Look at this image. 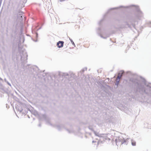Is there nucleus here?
Instances as JSON below:
<instances>
[{
  "instance_id": "obj_30",
  "label": "nucleus",
  "mask_w": 151,
  "mask_h": 151,
  "mask_svg": "<svg viewBox=\"0 0 151 151\" xmlns=\"http://www.w3.org/2000/svg\"><path fill=\"white\" fill-rule=\"evenodd\" d=\"M41 123H40V124H39V125H38V126H39V127H40L41 126Z\"/></svg>"
},
{
  "instance_id": "obj_14",
  "label": "nucleus",
  "mask_w": 151,
  "mask_h": 151,
  "mask_svg": "<svg viewBox=\"0 0 151 151\" xmlns=\"http://www.w3.org/2000/svg\"><path fill=\"white\" fill-rule=\"evenodd\" d=\"M16 109L20 112H21L22 111V109L21 106H17L16 107Z\"/></svg>"
},
{
  "instance_id": "obj_27",
  "label": "nucleus",
  "mask_w": 151,
  "mask_h": 151,
  "mask_svg": "<svg viewBox=\"0 0 151 151\" xmlns=\"http://www.w3.org/2000/svg\"><path fill=\"white\" fill-rule=\"evenodd\" d=\"M43 74H42V76H43V77H45V76H46V74L44 73H43Z\"/></svg>"
},
{
  "instance_id": "obj_4",
  "label": "nucleus",
  "mask_w": 151,
  "mask_h": 151,
  "mask_svg": "<svg viewBox=\"0 0 151 151\" xmlns=\"http://www.w3.org/2000/svg\"><path fill=\"white\" fill-rule=\"evenodd\" d=\"M134 6V7L135 9L136 10L137 12V16L138 17H141L143 16V14L142 12L139 9V7L137 6L134 5H130L129 6H120L119 7H115V8H111L108 10V11L106 13H108L109 12L112 10L114 9H117L119 8H121L122 7H124V8H128L130 7Z\"/></svg>"
},
{
  "instance_id": "obj_5",
  "label": "nucleus",
  "mask_w": 151,
  "mask_h": 151,
  "mask_svg": "<svg viewBox=\"0 0 151 151\" xmlns=\"http://www.w3.org/2000/svg\"><path fill=\"white\" fill-rule=\"evenodd\" d=\"M129 138H127V139H125L122 137H119L118 138V140L119 142H121L122 144L127 145L128 142V140L129 139Z\"/></svg>"
},
{
  "instance_id": "obj_25",
  "label": "nucleus",
  "mask_w": 151,
  "mask_h": 151,
  "mask_svg": "<svg viewBox=\"0 0 151 151\" xmlns=\"http://www.w3.org/2000/svg\"><path fill=\"white\" fill-rule=\"evenodd\" d=\"M38 37V34L37 33H36V38H37Z\"/></svg>"
},
{
  "instance_id": "obj_1",
  "label": "nucleus",
  "mask_w": 151,
  "mask_h": 151,
  "mask_svg": "<svg viewBox=\"0 0 151 151\" xmlns=\"http://www.w3.org/2000/svg\"><path fill=\"white\" fill-rule=\"evenodd\" d=\"M141 81L132 78V83L139 91V92L144 95L145 94L151 96V86L147 84L145 79L141 77Z\"/></svg>"
},
{
  "instance_id": "obj_24",
  "label": "nucleus",
  "mask_w": 151,
  "mask_h": 151,
  "mask_svg": "<svg viewBox=\"0 0 151 151\" xmlns=\"http://www.w3.org/2000/svg\"><path fill=\"white\" fill-rule=\"evenodd\" d=\"M103 20V19H101L100 21H99V26H100L101 24V23L102 22V21Z\"/></svg>"
},
{
  "instance_id": "obj_32",
  "label": "nucleus",
  "mask_w": 151,
  "mask_h": 151,
  "mask_svg": "<svg viewBox=\"0 0 151 151\" xmlns=\"http://www.w3.org/2000/svg\"><path fill=\"white\" fill-rule=\"evenodd\" d=\"M8 83V85H9L11 86V84L10 83Z\"/></svg>"
},
{
  "instance_id": "obj_8",
  "label": "nucleus",
  "mask_w": 151,
  "mask_h": 151,
  "mask_svg": "<svg viewBox=\"0 0 151 151\" xmlns=\"http://www.w3.org/2000/svg\"><path fill=\"white\" fill-rule=\"evenodd\" d=\"M96 32L101 37L103 38L106 39V37H104L102 35H101V33H102V31L101 28L100 27L98 28L97 29H96Z\"/></svg>"
},
{
  "instance_id": "obj_15",
  "label": "nucleus",
  "mask_w": 151,
  "mask_h": 151,
  "mask_svg": "<svg viewBox=\"0 0 151 151\" xmlns=\"http://www.w3.org/2000/svg\"><path fill=\"white\" fill-rule=\"evenodd\" d=\"M119 79H118V78H117L116 79V82L115 84V88H117L118 87V85L119 84Z\"/></svg>"
},
{
  "instance_id": "obj_2",
  "label": "nucleus",
  "mask_w": 151,
  "mask_h": 151,
  "mask_svg": "<svg viewBox=\"0 0 151 151\" xmlns=\"http://www.w3.org/2000/svg\"><path fill=\"white\" fill-rule=\"evenodd\" d=\"M12 8L13 13L15 15L17 13H22L20 10L22 6H20V1L19 0H13L12 2Z\"/></svg>"
},
{
  "instance_id": "obj_11",
  "label": "nucleus",
  "mask_w": 151,
  "mask_h": 151,
  "mask_svg": "<svg viewBox=\"0 0 151 151\" xmlns=\"http://www.w3.org/2000/svg\"><path fill=\"white\" fill-rule=\"evenodd\" d=\"M130 23L134 28L136 29L135 23H137V22L135 20H132L130 21Z\"/></svg>"
},
{
  "instance_id": "obj_33",
  "label": "nucleus",
  "mask_w": 151,
  "mask_h": 151,
  "mask_svg": "<svg viewBox=\"0 0 151 151\" xmlns=\"http://www.w3.org/2000/svg\"><path fill=\"white\" fill-rule=\"evenodd\" d=\"M41 28V27H40V28H39L38 29H37V30H39V29H40Z\"/></svg>"
},
{
  "instance_id": "obj_6",
  "label": "nucleus",
  "mask_w": 151,
  "mask_h": 151,
  "mask_svg": "<svg viewBox=\"0 0 151 151\" xmlns=\"http://www.w3.org/2000/svg\"><path fill=\"white\" fill-rule=\"evenodd\" d=\"M17 29H12V32L10 33L11 37L12 38H15L17 34Z\"/></svg>"
},
{
  "instance_id": "obj_18",
  "label": "nucleus",
  "mask_w": 151,
  "mask_h": 151,
  "mask_svg": "<svg viewBox=\"0 0 151 151\" xmlns=\"http://www.w3.org/2000/svg\"><path fill=\"white\" fill-rule=\"evenodd\" d=\"M18 18L19 20L22 21L23 19V17L21 15V14H20L17 15Z\"/></svg>"
},
{
  "instance_id": "obj_19",
  "label": "nucleus",
  "mask_w": 151,
  "mask_h": 151,
  "mask_svg": "<svg viewBox=\"0 0 151 151\" xmlns=\"http://www.w3.org/2000/svg\"><path fill=\"white\" fill-rule=\"evenodd\" d=\"M94 134H95V135L96 136H98L99 137H101V134H100L99 133L96 132L95 131H93V132Z\"/></svg>"
},
{
  "instance_id": "obj_23",
  "label": "nucleus",
  "mask_w": 151,
  "mask_h": 151,
  "mask_svg": "<svg viewBox=\"0 0 151 151\" xmlns=\"http://www.w3.org/2000/svg\"><path fill=\"white\" fill-rule=\"evenodd\" d=\"M88 128L89 129H90L92 131H93H93H94V130H93V128L92 127H91V126H89Z\"/></svg>"
},
{
  "instance_id": "obj_34",
  "label": "nucleus",
  "mask_w": 151,
  "mask_h": 151,
  "mask_svg": "<svg viewBox=\"0 0 151 151\" xmlns=\"http://www.w3.org/2000/svg\"><path fill=\"white\" fill-rule=\"evenodd\" d=\"M149 24H151V22H150L149 23Z\"/></svg>"
},
{
  "instance_id": "obj_29",
  "label": "nucleus",
  "mask_w": 151,
  "mask_h": 151,
  "mask_svg": "<svg viewBox=\"0 0 151 151\" xmlns=\"http://www.w3.org/2000/svg\"><path fill=\"white\" fill-rule=\"evenodd\" d=\"M6 32H9V29H8V28H7V29H6Z\"/></svg>"
},
{
  "instance_id": "obj_21",
  "label": "nucleus",
  "mask_w": 151,
  "mask_h": 151,
  "mask_svg": "<svg viewBox=\"0 0 151 151\" xmlns=\"http://www.w3.org/2000/svg\"><path fill=\"white\" fill-rule=\"evenodd\" d=\"M68 38L69 39V40H70V42H71L72 44V45H73L75 47V43H74V42L73 41V40H72L71 39L70 37H68Z\"/></svg>"
},
{
  "instance_id": "obj_39",
  "label": "nucleus",
  "mask_w": 151,
  "mask_h": 151,
  "mask_svg": "<svg viewBox=\"0 0 151 151\" xmlns=\"http://www.w3.org/2000/svg\"><path fill=\"white\" fill-rule=\"evenodd\" d=\"M45 71V70H44L43 71V72H44Z\"/></svg>"
},
{
  "instance_id": "obj_35",
  "label": "nucleus",
  "mask_w": 151,
  "mask_h": 151,
  "mask_svg": "<svg viewBox=\"0 0 151 151\" xmlns=\"http://www.w3.org/2000/svg\"><path fill=\"white\" fill-rule=\"evenodd\" d=\"M37 39H36V40L35 41V42H37Z\"/></svg>"
},
{
  "instance_id": "obj_9",
  "label": "nucleus",
  "mask_w": 151,
  "mask_h": 151,
  "mask_svg": "<svg viewBox=\"0 0 151 151\" xmlns=\"http://www.w3.org/2000/svg\"><path fill=\"white\" fill-rule=\"evenodd\" d=\"M59 75L60 76H62L63 77L67 79H68L70 76V75L67 73H60Z\"/></svg>"
},
{
  "instance_id": "obj_12",
  "label": "nucleus",
  "mask_w": 151,
  "mask_h": 151,
  "mask_svg": "<svg viewBox=\"0 0 151 151\" xmlns=\"http://www.w3.org/2000/svg\"><path fill=\"white\" fill-rule=\"evenodd\" d=\"M124 74V72L123 70L120 71L118 73L117 78L118 79H120L122 76Z\"/></svg>"
},
{
  "instance_id": "obj_13",
  "label": "nucleus",
  "mask_w": 151,
  "mask_h": 151,
  "mask_svg": "<svg viewBox=\"0 0 151 151\" xmlns=\"http://www.w3.org/2000/svg\"><path fill=\"white\" fill-rule=\"evenodd\" d=\"M57 129L58 131H61L62 129L64 128L63 125H56L54 126Z\"/></svg>"
},
{
  "instance_id": "obj_36",
  "label": "nucleus",
  "mask_w": 151,
  "mask_h": 151,
  "mask_svg": "<svg viewBox=\"0 0 151 151\" xmlns=\"http://www.w3.org/2000/svg\"><path fill=\"white\" fill-rule=\"evenodd\" d=\"M95 142L94 141H92V142H93H93Z\"/></svg>"
},
{
  "instance_id": "obj_7",
  "label": "nucleus",
  "mask_w": 151,
  "mask_h": 151,
  "mask_svg": "<svg viewBox=\"0 0 151 151\" xmlns=\"http://www.w3.org/2000/svg\"><path fill=\"white\" fill-rule=\"evenodd\" d=\"M42 117L43 119L46 122V124L48 125L52 126V124L50 123L49 119L47 117L46 114H42Z\"/></svg>"
},
{
  "instance_id": "obj_22",
  "label": "nucleus",
  "mask_w": 151,
  "mask_h": 151,
  "mask_svg": "<svg viewBox=\"0 0 151 151\" xmlns=\"http://www.w3.org/2000/svg\"><path fill=\"white\" fill-rule=\"evenodd\" d=\"M136 142L133 140H131V144L133 146H135L136 145Z\"/></svg>"
},
{
  "instance_id": "obj_37",
  "label": "nucleus",
  "mask_w": 151,
  "mask_h": 151,
  "mask_svg": "<svg viewBox=\"0 0 151 151\" xmlns=\"http://www.w3.org/2000/svg\"><path fill=\"white\" fill-rule=\"evenodd\" d=\"M0 79L1 80H2V79H1V78H0Z\"/></svg>"
},
{
  "instance_id": "obj_16",
  "label": "nucleus",
  "mask_w": 151,
  "mask_h": 151,
  "mask_svg": "<svg viewBox=\"0 0 151 151\" xmlns=\"http://www.w3.org/2000/svg\"><path fill=\"white\" fill-rule=\"evenodd\" d=\"M87 68H84L83 69L81 70V71L80 72H79L78 73V75H82V73H83L84 72V71L85 70H87Z\"/></svg>"
},
{
  "instance_id": "obj_38",
  "label": "nucleus",
  "mask_w": 151,
  "mask_h": 151,
  "mask_svg": "<svg viewBox=\"0 0 151 151\" xmlns=\"http://www.w3.org/2000/svg\"><path fill=\"white\" fill-rule=\"evenodd\" d=\"M6 35H8L7 33H6Z\"/></svg>"
},
{
  "instance_id": "obj_10",
  "label": "nucleus",
  "mask_w": 151,
  "mask_h": 151,
  "mask_svg": "<svg viewBox=\"0 0 151 151\" xmlns=\"http://www.w3.org/2000/svg\"><path fill=\"white\" fill-rule=\"evenodd\" d=\"M64 43L63 41H60L57 42V45L58 47L60 48L63 47Z\"/></svg>"
},
{
  "instance_id": "obj_20",
  "label": "nucleus",
  "mask_w": 151,
  "mask_h": 151,
  "mask_svg": "<svg viewBox=\"0 0 151 151\" xmlns=\"http://www.w3.org/2000/svg\"><path fill=\"white\" fill-rule=\"evenodd\" d=\"M127 27L131 28V26L128 24L127 23L124 27H123L122 28H127Z\"/></svg>"
},
{
  "instance_id": "obj_28",
  "label": "nucleus",
  "mask_w": 151,
  "mask_h": 151,
  "mask_svg": "<svg viewBox=\"0 0 151 151\" xmlns=\"http://www.w3.org/2000/svg\"><path fill=\"white\" fill-rule=\"evenodd\" d=\"M42 120V118H40V117H39V121H41Z\"/></svg>"
},
{
  "instance_id": "obj_31",
  "label": "nucleus",
  "mask_w": 151,
  "mask_h": 151,
  "mask_svg": "<svg viewBox=\"0 0 151 151\" xmlns=\"http://www.w3.org/2000/svg\"><path fill=\"white\" fill-rule=\"evenodd\" d=\"M117 139H116L115 141H116V144H117Z\"/></svg>"
},
{
  "instance_id": "obj_26",
  "label": "nucleus",
  "mask_w": 151,
  "mask_h": 151,
  "mask_svg": "<svg viewBox=\"0 0 151 151\" xmlns=\"http://www.w3.org/2000/svg\"><path fill=\"white\" fill-rule=\"evenodd\" d=\"M37 114V111H35L34 112V114L35 115Z\"/></svg>"
},
{
  "instance_id": "obj_17",
  "label": "nucleus",
  "mask_w": 151,
  "mask_h": 151,
  "mask_svg": "<svg viewBox=\"0 0 151 151\" xmlns=\"http://www.w3.org/2000/svg\"><path fill=\"white\" fill-rule=\"evenodd\" d=\"M70 134L74 132V131L72 129H66L65 128H64Z\"/></svg>"
},
{
  "instance_id": "obj_3",
  "label": "nucleus",
  "mask_w": 151,
  "mask_h": 151,
  "mask_svg": "<svg viewBox=\"0 0 151 151\" xmlns=\"http://www.w3.org/2000/svg\"><path fill=\"white\" fill-rule=\"evenodd\" d=\"M19 50L20 53V56H21V63L22 65H24V64L27 62L28 55L26 52L25 50L23 48H21L19 45Z\"/></svg>"
}]
</instances>
